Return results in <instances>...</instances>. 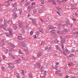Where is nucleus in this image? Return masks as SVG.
I'll use <instances>...</instances> for the list:
<instances>
[{
	"label": "nucleus",
	"instance_id": "f257e3e1",
	"mask_svg": "<svg viewBox=\"0 0 78 78\" xmlns=\"http://www.w3.org/2000/svg\"><path fill=\"white\" fill-rule=\"evenodd\" d=\"M20 30L21 31L22 33L23 34H25V30L22 28V27H20Z\"/></svg>",
	"mask_w": 78,
	"mask_h": 78
},
{
	"label": "nucleus",
	"instance_id": "f03ea898",
	"mask_svg": "<svg viewBox=\"0 0 78 78\" xmlns=\"http://www.w3.org/2000/svg\"><path fill=\"white\" fill-rule=\"evenodd\" d=\"M21 61H22V59H18L16 61V63H17V64H19L21 62Z\"/></svg>",
	"mask_w": 78,
	"mask_h": 78
},
{
	"label": "nucleus",
	"instance_id": "7ed1b4c3",
	"mask_svg": "<svg viewBox=\"0 0 78 78\" xmlns=\"http://www.w3.org/2000/svg\"><path fill=\"white\" fill-rule=\"evenodd\" d=\"M68 51H69L68 50V49H66L65 51H63V54L64 55H66V54H67V53H68Z\"/></svg>",
	"mask_w": 78,
	"mask_h": 78
},
{
	"label": "nucleus",
	"instance_id": "20e7f679",
	"mask_svg": "<svg viewBox=\"0 0 78 78\" xmlns=\"http://www.w3.org/2000/svg\"><path fill=\"white\" fill-rule=\"evenodd\" d=\"M65 41H66V39L65 38H62L61 40V44H64V43H65Z\"/></svg>",
	"mask_w": 78,
	"mask_h": 78
},
{
	"label": "nucleus",
	"instance_id": "39448f33",
	"mask_svg": "<svg viewBox=\"0 0 78 78\" xmlns=\"http://www.w3.org/2000/svg\"><path fill=\"white\" fill-rule=\"evenodd\" d=\"M8 30L10 33L11 36L12 37L13 36V35H12V33H11V32H12V31L11 30V28H9Z\"/></svg>",
	"mask_w": 78,
	"mask_h": 78
},
{
	"label": "nucleus",
	"instance_id": "423d86ee",
	"mask_svg": "<svg viewBox=\"0 0 78 78\" xmlns=\"http://www.w3.org/2000/svg\"><path fill=\"white\" fill-rule=\"evenodd\" d=\"M76 6V5H73V6L72 5H71V8H70V9H76V8L75 7V6Z\"/></svg>",
	"mask_w": 78,
	"mask_h": 78
},
{
	"label": "nucleus",
	"instance_id": "0eeeda50",
	"mask_svg": "<svg viewBox=\"0 0 78 78\" xmlns=\"http://www.w3.org/2000/svg\"><path fill=\"white\" fill-rule=\"evenodd\" d=\"M4 39H3L0 42V44L2 46H3V45H4V44L5 43L4 42Z\"/></svg>",
	"mask_w": 78,
	"mask_h": 78
},
{
	"label": "nucleus",
	"instance_id": "6e6552de",
	"mask_svg": "<svg viewBox=\"0 0 78 78\" xmlns=\"http://www.w3.org/2000/svg\"><path fill=\"white\" fill-rule=\"evenodd\" d=\"M17 11V7H15L13 9L12 12L14 13V12H16Z\"/></svg>",
	"mask_w": 78,
	"mask_h": 78
},
{
	"label": "nucleus",
	"instance_id": "1a4fd4ad",
	"mask_svg": "<svg viewBox=\"0 0 78 78\" xmlns=\"http://www.w3.org/2000/svg\"><path fill=\"white\" fill-rule=\"evenodd\" d=\"M20 44L21 45L23 46L24 47H27V44H25V43L20 42Z\"/></svg>",
	"mask_w": 78,
	"mask_h": 78
},
{
	"label": "nucleus",
	"instance_id": "9d476101",
	"mask_svg": "<svg viewBox=\"0 0 78 78\" xmlns=\"http://www.w3.org/2000/svg\"><path fill=\"white\" fill-rule=\"evenodd\" d=\"M53 28H55V27L52 26V25H50L48 27V29H49V30L53 29Z\"/></svg>",
	"mask_w": 78,
	"mask_h": 78
},
{
	"label": "nucleus",
	"instance_id": "9b49d317",
	"mask_svg": "<svg viewBox=\"0 0 78 78\" xmlns=\"http://www.w3.org/2000/svg\"><path fill=\"white\" fill-rule=\"evenodd\" d=\"M41 56H42V53H41V52H39L37 55V56L38 57V58H39V57H40Z\"/></svg>",
	"mask_w": 78,
	"mask_h": 78
},
{
	"label": "nucleus",
	"instance_id": "f8f14e48",
	"mask_svg": "<svg viewBox=\"0 0 78 78\" xmlns=\"http://www.w3.org/2000/svg\"><path fill=\"white\" fill-rule=\"evenodd\" d=\"M56 32V30H55L52 29L50 31V33H55Z\"/></svg>",
	"mask_w": 78,
	"mask_h": 78
},
{
	"label": "nucleus",
	"instance_id": "ddd939ff",
	"mask_svg": "<svg viewBox=\"0 0 78 78\" xmlns=\"http://www.w3.org/2000/svg\"><path fill=\"white\" fill-rule=\"evenodd\" d=\"M5 34L7 37H10V34L8 32H6L5 33Z\"/></svg>",
	"mask_w": 78,
	"mask_h": 78
},
{
	"label": "nucleus",
	"instance_id": "4468645a",
	"mask_svg": "<svg viewBox=\"0 0 78 78\" xmlns=\"http://www.w3.org/2000/svg\"><path fill=\"white\" fill-rule=\"evenodd\" d=\"M14 67V66H9V68L10 69H11V70H12V69Z\"/></svg>",
	"mask_w": 78,
	"mask_h": 78
},
{
	"label": "nucleus",
	"instance_id": "2eb2a0df",
	"mask_svg": "<svg viewBox=\"0 0 78 78\" xmlns=\"http://www.w3.org/2000/svg\"><path fill=\"white\" fill-rule=\"evenodd\" d=\"M24 51H25L27 53V54H29L30 53V51L28 49H25L24 50Z\"/></svg>",
	"mask_w": 78,
	"mask_h": 78
},
{
	"label": "nucleus",
	"instance_id": "dca6fc26",
	"mask_svg": "<svg viewBox=\"0 0 78 78\" xmlns=\"http://www.w3.org/2000/svg\"><path fill=\"white\" fill-rule=\"evenodd\" d=\"M10 47H12V48H15V46L14 45V44H13L11 43L10 44Z\"/></svg>",
	"mask_w": 78,
	"mask_h": 78
},
{
	"label": "nucleus",
	"instance_id": "f3484780",
	"mask_svg": "<svg viewBox=\"0 0 78 78\" xmlns=\"http://www.w3.org/2000/svg\"><path fill=\"white\" fill-rule=\"evenodd\" d=\"M61 72V70H58L57 71H55V73L57 75V74H58V73H60V72Z\"/></svg>",
	"mask_w": 78,
	"mask_h": 78
},
{
	"label": "nucleus",
	"instance_id": "a211bd4d",
	"mask_svg": "<svg viewBox=\"0 0 78 78\" xmlns=\"http://www.w3.org/2000/svg\"><path fill=\"white\" fill-rule=\"evenodd\" d=\"M30 4V2H28L25 4V6H28V5H29Z\"/></svg>",
	"mask_w": 78,
	"mask_h": 78
},
{
	"label": "nucleus",
	"instance_id": "6ab92c4d",
	"mask_svg": "<svg viewBox=\"0 0 78 78\" xmlns=\"http://www.w3.org/2000/svg\"><path fill=\"white\" fill-rule=\"evenodd\" d=\"M60 27H62L63 28H64L65 27V26H66V24H60Z\"/></svg>",
	"mask_w": 78,
	"mask_h": 78
},
{
	"label": "nucleus",
	"instance_id": "aec40b11",
	"mask_svg": "<svg viewBox=\"0 0 78 78\" xmlns=\"http://www.w3.org/2000/svg\"><path fill=\"white\" fill-rule=\"evenodd\" d=\"M19 25L20 27H22V22H19Z\"/></svg>",
	"mask_w": 78,
	"mask_h": 78
},
{
	"label": "nucleus",
	"instance_id": "412c9836",
	"mask_svg": "<svg viewBox=\"0 0 78 78\" xmlns=\"http://www.w3.org/2000/svg\"><path fill=\"white\" fill-rule=\"evenodd\" d=\"M57 9L58 10V11H59V12H61V11H62V9L59 7H58L57 8Z\"/></svg>",
	"mask_w": 78,
	"mask_h": 78
},
{
	"label": "nucleus",
	"instance_id": "4be33fe9",
	"mask_svg": "<svg viewBox=\"0 0 78 78\" xmlns=\"http://www.w3.org/2000/svg\"><path fill=\"white\" fill-rule=\"evenodd\" d=\"M18 39H19V40H23V38L22 36H20L18 37Z\"/></svg>",
	"mask_w": 78,
	"mask_h": 78
},
{
	"label": "nucleus",
	"instance_id": "5701e85b",
	"mask_svg": "<svg viewBox=\"0 0 78 78\" xmlns=\"http://www.w3.org/2000/svg\"><path fill=\"white\" fill-rule=\"evenodd\" d=\"M19 53L20 54H21V55H22L23 54V53H22V51H21V50L20 49H19Z\"/></svg>",
	"mask_w": 78,
	"mask_h": 78
},
{
	"label": "nucleus",
	"instance_id": "b1692460",
	"mask_svg": "<svg viewBox=\"0 0 78 78\" xmlns=\"http://www.w3.org/2000/svg\"><path fill=\"white\" fill-rule=\"evenodd\" d=\"M63 31L65 32H66L67 33H68L69 31V30L67 29H63Z\"/></svg>",
	"mask_w": 78,
	"mask_h": 78
},
{
	"label": "nucleus",
	"instance_id": "393cba45",
	"mask_svg": "<svg viewBox=\"0 0 78 78\" xmlns=\"http://www.w3.org/2000/svg\"><path fill=\"white\" fill-rule=\"evenodd\" d=\"M30 78H33V77H32V76H31V74L30 73H29L28 74Z\"/></svg>",
	"mask_w": 78,
	"mask_h": 78
},
{
	"label": "nucleus",
	"instance_id": "a878e982",
	"mask_svg": "<svg viewBox=\"0 0 78 78\" xmlns=\"http://www.w3.org/2000/svg\"><path fill=\"white\" fill-rule=\"evenodd\" d=\"M73 34H78V31L74 32Z\"/></svg>",
	"mask_w": 78,
	"mask_h": 78
},
{
	"label": "nucleus",
	"instance_id": "bb28decb",
	"mask_svg": "<svg viewBox=\"0 0 78 78\" xmlns=\"http://www.w3.org/2000/svg\"><path fill=\"white\" fill-rule=\"evenodd\" d=\"M13 16L14 17V18L16 19V17H17V14L14 13L13 15Z\"/></svg>",
	"mask_w": 78,
	"mask_h": 78
},
{
	"label": "nucleus",
	"instance_id": "cd10ccee",
	"mask_svg": "<svg viewBox=\"0 0 78 78\" xmlns=\"http://www.w3.org/2000/svg\"><path fill=\"white\" fill-rule=\"evenodd\" d=\"M74 56V54H71L69 55V57H72V56Z\"/></svg>",
	"mask_w": 78,
	"mask_h": 78
},
{
	"label": "nucleus",
	"instance_id": "c85d7f7f",
	"mask_svg": "<svg viewBox=\"0 0 78 78\" xmlns=\"http://www.w3.org/2000/svg\"><path fill=\"white\" fill-rule=\"evenodd\" d=\"M43 71H44V67L42 66L41 68V71L42 72Z\"/></svg>",
	"mask_w": 78,
	"mask_h": 78
},
{
	"label": "nucleus",
	"instance_id": "c756f323",
	"mask_svg": "<svg viewBox=\"0 0 78 78\" xmlns=\"http://www.w3.org/2000/svg\"><path fill=\"white\" fill-rule=\"evenodd\" d=\"M12 6L13 7H16V6H17V3H14L12 5Z\"/></svg>",
	"mask_w": 78,
	"mask_h": 78
},
{
	"label": "nucleus",
	"instance_id": "7c9ffc66",
	"mask_svg": "<svg viewBox=\"0 0 78 78\" xmlns=\"http://www.w3.org/2000/svg\"><path fill=\"white\" fill-rule=\"evenodd\" d=\"M33 12L34 14H36L37 12V10L36 9H35L34 10Z\"/></svg>",
	"mask_w": 78,
	"mask_h": 78
},
{
	"label": "nucleus",
	"instance_id": "2f4dec72",
	"mask_svg": "<svg viewBox=\"0 0 78 78\" xmlns=\"http://www.w3.org/2000/svg\"><path fill=\"white\" fill-rule=\"evenodd\" d=\"M41 10H42L43 11H44V10H45V8L44 7H43L41 8Z\"/></svg>",
	"mask_w": 78,
	"mask_h": 78
},
{
	"label": "nucleus",
	"instance_id": "473e14b6",
	"mask_svg": "<svg viewBox=\"0 0 78 78\" xmlns=\"http://www.w3.org/2000/svg\"><path fill=\"white\" fill-rule=\"evenodd\" d=\"M42 12H43V11L41 9H40L39 11V14H41V13H42Z\"/></svg>",
	"mask_w": 78,
	"mask_h": 78
},
{
	"label": "nucleus",
	"instance_id": "72a5a7b5",
	"mask_svg": "<svg viewBox=\"0 0 78 78\" xmlns=\"http://www.w3.org/2000/svg\"><path fill=\"white\" fill-rule=\"evenodd\" d=\"M40 2L42 4H44V0H41Z\"/></svg>",
	"mask_w": 78,
	"mask_h": 78
},
{
	"label": "nucleus",
	"instance_id": "f704fd0d",
	"mask_svg": "<svg viewBox=\"0 0 78 78\" xmlns=\"http://www.w3.org/2000/svg\"><path fill=\"white\" fill-rule=\"evenodd\" d=\"M55 41L56 43H58L59 42V41L57 39L55 40Z\"/></svg>",
	"mask_w": 78,
	"mask_h": 78
},
{
	"label": "nucleus",
	"instance_id": "c9c22d12",
	"mask_svg": "<svg viewBox=\"0 0 78 78\" xmlns=\"http://www.w3.org/2000/svg\"><path fill=\"white\" fill-rule=\"evenodd\" d=\"M48 1L50 3H51L53 2V0H48Z\"/></svg>",
	"mask_w": 78,
	"mask_h": 78
},
{
	"label": "nucleus",
	"instance_id": "e433bc0d",
	"mask_svg": "<svg viewBox=\"0 0 78 78\" xmlns=\"http://www.w3.org/2000/svg\"><path fill=\"white\" fill-rule=\"evenodd\" d=\"M22 59L23 61H25L26 60V58H25L23 57H22Z\"/></svg>",
	"mask_w": 78,
	"mask_h": 78
},
{
	"label": "nucleus",
	"instance_id": "4c0bfd02",
	"mask_svg": "<svg viewBox=\"0 0 78 78\" xmlns=\"http://www.w3.org/2000/svg\"><path fill=\"white\" fill-rule=\"evenodd\" d=\"M56 49H57V50H59V46H57L56 47Z\"/></svg>",
	"mask_w": 78,
	"mask_h": 78
},
{
	"label": "nucleus",
	"instance_id": "58836bf2",
	"mask_svg": "<svg viewBox=\"0 0 78 78\" xmlns=\"http://www.w3.org/2000/svg\"><path fill=\"white\" fill-rule=\"evenodd\" d=\"M27 9L30 10L31 9V6H28L27 7Z\"/></svg>",
	"mask_w": 78,
	"mask_h": 78
},
{
	"label": "nucleus",
	"instance_id": "ea45409f",
	"mask_svg": "<svg viewBox=\"0 0 78 78\" xmlns=\"http://www.w3.org/2000/svg\"><path fill=\"white\" fill-rule=\"evenodd\" d=\"M33 37L34 39H36V38H37V37H36V35H34L33 36Z\"/></svg>",
	"mask_w": 78,
	"mask_h": 78
},
{
	"label": "nucleus",
	"instance_id": "a19ab883",
	"mask_svg": "<svg viewBox=\"0 0 78 78\" xmlns=\"http://www.w3.org/2000/svg\"><path fill=\"white\" fill-rule=\"evenodd\" d=\"M2 70H3L4 71H5V67H4L3 66L2 67Z\"/></svg>",
	"mask_w": 78,
	"mask_h": 78
},
{
	"label": "nucleus",
	"instance_id": "79ce46f5",
	"mask_svg": "<svg viewBox=\"0 0 78 78\" xmlns=\"http://www.w3.org/2000/svg\"><path fill=\"white\" fill-rule=\"evenodd\" d=\"M14 28L15 30H16L17 29V26H15L14 27Z\"/></svg>",
	"mask_w": 78,
	"mask_h": 78
},
{
	"label": "nucleus",
	"instance_id": "37998d69",
	"mask_svg": "<svg viewBox=\"0 0 78 78\" xmlns=\"http://www.w3.org/2000/svg\"><path fill=\"white\" fill-rule=\"evenodd\" d=\"M19 12H20V14H22V9L19 10Z\"/></svg>",
	"mask_w": 78,
	"mask_h": 78
},
{
	"label": "nucleus",
	"instance_id": "c03bdc74",
	"mask_svg": "<svg viewBox=\"0 0 78 78\" xmlns=\"http://www.w3.org/2000/svg\"><path fill=\"white\" fill-rule=\"evenodd\" d=\"M4 26L6 27V26H7V23H4Z\"/></svg>",
	"mask_w": 78,
	"mask_h": 78
},
{
	"label": "nucleus",
	"instance_id": "a18cd8bd",
	"mask_svg": "<svg viewBox=\"0 0 78 78\" xmlns=\"http://www.w3.org/2000/svg\"><path fill=\"white\" fill-rule=\"evenodd\" d=\"M4 27V26L3 25H0V28L1 29L2 28H3Z\"/></svg>",
	"mask_w": 78,
	"mask_h": 78
},
{
	"label": "nucleus",
	"instance_id": "49530a36",
	"mask_svg": "<svg viewBox=\"0 0 78 78\" xmlns=\"http://www.w3.org/2000/svg\"><path fill=\"white\" fill-rule=\"evenodd\" d=\"M36 33L37 35H39V31H37Z\"/></svg>",
	"mask_w": 78,
	"mask_h": 78
},
{
	"label": "nucleus",
	"instance_id": "de8ad7c7",
	"mask_svg": "<svg viewBox=\"0 0 78 78\" xmlns=\"http://www.w3.org/2000/svg\"><path fill=\"white\" fill-rule=\"evenodd\" d=\"M64 32H63V31H60V34H64Z\"/></svg>",
	"mask_w": 78,
	"mask_h": 78
},
{
	"label": "nucleus",
	"instance_id": "09e8293b",
	"mask_svg": "<svg viewBox=\"0 0 78 78\" xmlns=\"http://www.w3.org/2000/svg\"><path fill=\"white\" fill-rule=\"evenodd\" d=\"M10 5V4H8L6 5V7H8Z\"/></svg>",
	"mask_w": 78,
	"mask_h": 78
},
{
	"label": "nucleus",
	"instance_id": "8fccbe9b",
	"mask_svg": "<svg viewBox=\"0 0 78 78\" xmlns=\"http://www.w3.org/2000/svg\"><path fill=\"white\" fill-rule=\"evenodd\" d=\"M69 26L70 27H72V26H73V24H69Z\"/></svg>",
	"mask_w": 78,
	"mask_h": 78
},
{
	"label": "nucleus",
	"instance_id": "3c124183",
	"mask_svg": "<svg viewBox=\"0 0 78 78\" xmlns=\"http://www.w3.org/2000/svg\"><path fill=\"white\" fill-rule=\"evenodd\" d=\"M56 12L58 14V15H59V16H61V15L60 13H59V12Z\"/></svg>",
	"mask_w": 78,
	"mask_h": 78
},
{
	"label": "nucleus",
	"instance_id": "603ef678",
	"mask_svg": "<svg viewBox=\"0 0 78 78\" xmlns=\"http://www.w3.org/2000/svg\"><path fill=\"white\" fill-rule=\"evenodd\" d=\"M8 65H9V66H10V65H11V64H12V63L10 62H9L8 63Z\"/></svg>",
	"mask_w": 78,
	"mask_h": 78
},
{
	"label": "nucleus",
	"instance_id": "864d4df0",
	"mask_svg": "<svg viewBox=\"0 0 78 78\" xmlns=\"http://www.w3.org/2000/svg\"><path fill=\"white\" fill-rule=\"evenodd\" d=\"M39 31L40 32H42V28H40L39 29Z\"/></svg>",
	"mask_w": 78,
	"mask_h": 78
},
{
	"label": "nucleus",
	"instance_id": "5fc2aeb1",
	"mask_svg": "<svg viewBox=\"0 0 78 78\" xmlns=\"http://www.w3.org/2000/svg\"><path fill=\"white\" fill-rule=\"evenodd\" d=\"M60 31L59 30L57 31V33L58 34H60Z\"/></svg>",
	"mask_w": 78,
	"mask_h": 78
},
{
	"label": "nucleus",
	"instance_id": "6e6d98bb",
	"mask_svg": "<svg viewBox=\"0 0 78 78\" xmlns=\"http://www.w3.org/2000/svg\"><path fill=\"white\" fill-rule=\"evenodd\" d=\"M72 63H71V62H69V66H72Z\"/></svg>",
	"mask_w": 78,
	"mask_h": 78
},
{
	"label": "nucleus",
	"instance_id": "4d7b16f0",
	"mask_svg": "<svg viewBox=\"0 0 78 78\" xmlns=\"http://www.w3.org/2000/svg\"><path fill=\"white\" fill-rule=\"evenodd\" d=\"M9 55L10 56H11V57H12L13 56V55H12L11 53H9Z\"/></svg>",
	"mask_w": 78,
	"mask_h": 78
},
{
	"label": "nucleus",
	"instance_id": "13d9d810",
	"mask_svg": "<svg viewBox=\"0 0 78 78\" xmlns=\"http://www.w3.org/2000/svg\"><path fill=\"white\" fill-rule=\"evenodd\" d=\"M22 73L23 74V75H25V74H24V71H23V70H22Z\"/></svg>",
	"mask_w": 78,
	"mask_h": 78
},
{
	"label": "nucleus",
	"instance_id": "bf43d9fd",
	"mask_svg": "<svg viewBox=\"0 0 78 78\" xmlns=\"http://www.w3.org/2000/svg\"><path fill=\"white\" fill-rule=\"evenodd\" d=\"M4 23H7V20L5 19L4 21Z\"/></svg>",
	"mask_w": 78,
	"mask_h": 78
},
{
	"label": "nucleus",
	"instance_id": "052dcab7",
	"mask_svg": "<svg viewBox=\"0 0 78 78\" xmlns=\"http://www.w3.org/2000/svg\"><path fill=\"white\" fill-rule=\"evenodd\" d=\"M36 64H37V65L38 66L40 65V63H39V62H37L36 63Z\"/></svg>",
	"mask_w": 78,
	"mask_h": 78
},
{
	"label": "nucleus",
	"instance_id": "680f3d73",
	"mask_svg": "<svg viewBox=\"0 0 78 78\" xmlns=\"http://www.w3.org/2000/svg\"><path fill=\"white\" fill-rule=\"evenodd\" d=\"M5 53H8V49H6V50L5 51Z\"/></svg>",
	"mask_w": 78,
	"mask_h": 78
},
{
	"label": "nucleus",
	"instance_id": "e2e57ef3",
	"mask_svg": "<svg viewBox=\"0 0 78 78\" xmlns=\"http://www.w3.org/2000/svg\"><path fill=\"white\" fill-rule=\"evenodd\" d=\"M71 51L72 53H73V52H75V49H72Z\"/></svg>",
	"mask_w": 78,
	"mask_h": 78
},
{
	"label": "nucleus",
	"instance_id": "0e129e2a",
	"mask_svg": "<svg viewBox=\"0 0 78 78\" xmlns=\"http://www.w3.org/2000/svg\"><path fill=\"white\" fill-rule=\"evenodd\" d=\"M61 46L62 47V50H64V46H63V44H62L61 45Z\"/></svg>",
	"mask_w": 78,
	"mask_h": 78
},
{
	"label": "nucleus",
	"instance_id": "69168bd1",
	"mask_svg": "<svg viewBox=\"0 0 78 78\" xmlns=\"http://www.w3.org/2000/svg\"><path fill=\"white\" fill-rule=\"evenodd\" d=\"M68 1V0H63L62 1V2H67Z\"/></svg>",
	"mask_w": 78,
	"mask_h": 78
},
{
	"label": "nucleus",
	"instance_id": "338daca9",
	"mask_svg": "<svg viewBox=\"0 0 78 78\" xmlns=\"http://www.w3.org/2000/svg\"><path fill=\"white\" fill-rule=\"evenodd\" d=\"M64 69L65 71H67V68H65Z\"/></svg>",
	"mask_w": 78,
	"mask_h": 78
},
{
	"label": "nucleus",
	"instance_id": "774afa93",
	"mask_svg": "<svg viewBox=\"0 0 78 78\" xmlns=\"http://www.w3.org/2000/svg\"><path fill=\"white\" fill-rule=\"evenodd\" d=\"M52 43H55V40L52 41Z\"/></svg>",
	"mask_w": 78,
	"mask_h": 78
}]
</instances>
